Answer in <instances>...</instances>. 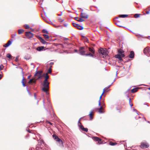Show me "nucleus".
<instances>
[{
    "instance_id": "7c9ffc66",
    "label": "nucleus",
    "mask_w": 150,
    "mask_h": 150,
    "mask_svg": "<svg viewBox=\"0 0 150 150\" xmlns=\"http://www.w3.org/2000/svg\"><path fill=\"white\" fill-rule=\"evenodd\" d=\"M6 57L9 59H10L11 57V56L10 54H8L6 55Z\"/></svg>"
},
{
    "instance_id": "dca6fc26",
    "label": "nucleus",
    "mask_w": 150,
    "mask_h": 150,
    "mask_svg": "<svg viewBox=\"0 0 150 150\" xmlns=\"http://www.w3.org/2000/svg\"><path fill=\"white\" fill-rule=\"evenodd\" d=\"M94 140L96 141H97L98 142H100L101 141V139H99L98 137H94L93 138Z\"/></svg>"
},
{
    "instance_id": "72a5a7b5",
    "label": "nucleus",
    "mask_w": 150,
    "mask_h": 150,
    "mask_svg": "<svg viewBox=\"0 0 150 150\" xmlns=\"http://www.w3.org/2000/svg\"><path fill=\"white\" fill-rule=\"evenodd\" d=\"M24 27L26 29H28L29 28V25L27 24H25L24 25Z\"/></svg>"
},
{
    "instance_id": "6ab92c4d",
    "label": "nucleus",
    "mask_w": 150,
    "mask_h": 150,
    "mask_svg": "<svg viewBox=\"0 0 150 150\" xmlns=\"http://www.w3.org/2000/svg\"><path fill=\"white\" fill-rule=\"evenodd\" d=\"M88 49L89 51L91 52L93 54H94L95 53V50L94 49L93 47H89L88 48Z\"/></svg>"
},
{
    "instance_id": "774afa93",
    "label": "nucleus",
    "mask_w": 150,
    "mask_h": 150,
    "mask_svg": "<svg viewBox=\"0 0 150 150\" xmlns=\"http://www.w3.org/2000/svg\"><path fill=\"white\" fill-rule=\"evenodd\" d=\"M127 98H129V96H128V95H127Z\"/></svg>"
},
{
    "instance_id": "a19ab883",
    "label": "nucleus",
    "mask_w": 150,
    "mask_h": 150,
    "mask_svg": "<svg viewBox=\"0 0 150 150\" xmlns=\"http://www.w3.org/2000/svg\"><path fill=\"white\" fill-rule=\"evenodd\" d=\"M9 46V45L7 44V43L4 45V47H8Z\"/></svg>"
},
{
    "instance_id": "0eeeda50",
    "label": "nucleus",
    "mask_w": 150,
    "mask_h": 150,
    "mask_svg": "<svg viewBox=\"0 0 150 150\" xmlns=\"http://www.w3.org/2000/svg\"><path fill=\"white\" fill-rule=\"evenodd\" d=\"M25 36L29 38H30L33 36V34L30 32H27L25 33Z\"/></svg>"
},
{
    "instance_id": "052dcab7",
    "label": "nucleus",
    "mask_w": 150,
    "mask_h": 150,
    "mask_svg": "<svg viewBox=\"0 0 150 150\" xmlns=\"http://www.w3.org/2000/svg\"><path fill=\"white\" fill-rule=\"evenodd\" d=\"M68 38H64V40H68Z\"/></svg>"
},
{
    "instance_id": "bf43d9fd",
    "label": "nucleus",
    "mask_w": 150,
    "mask_h": 150,
    "mask_svg": "<svg viewBox=\"0 0 150 150\" xmlns=\"http://www.w3.org/2000/svg\"><path fill=\"white\" fill-rule=\"evenodd\" d=\"M19 68L20 69H21L22 71L23 72V69L20 67H19Z\"/></svg>"
},
{
    "instance_id": "0e129e2a",
    "label": "nucleus",
    "mask_w": 150,
    "mask_h": 150,
    "mask_svg": "<svg viewBox=\"0 0 150 150\" xmlns=\"http://www.w3.org/2000/svg\"><path fill=\"white\" fill-rule=\"evenodd\" d=\"M74 51L75 52H77V50H74Z\"/></svg>"
},
{
    "instance_id": "8fccbe9b",
    "label": "nucleus",
    "mask_w": 150,
    "mask_h": 150,
    "mask_svg": "<svg viewBox=\"0 0 150 150\" xmlns=\"http://www.w3.org/2000/svg\"><path fill=\"white\" fill-rule=\"evenodd\" d=\"M38 78H37L36 79V80L39 79H41L42 77H41V76H38Z\"/></svg>"
},
{
    "instance_id": "e433bc0d",
    "label": "nucleus",
    "mask_w": 150,
    "mask_h": 150,
    "mask_svg": "<svg viewBox=\"0 0 150 150\" xmlns=\"http://www.w3.org/2000/svg\"><path fill=\"white\" fill-rule=\"evenodd\" d=\"M24 59H26V60H29V59H30V57H26V56L24 57Z\"/></svg>"
},
{
    "instance_id": "6e6d98bb",
    "label": "nucleus",
    "mask_w": 150,
    "mask_h": 150,
    "mask_svg": "<svg viewBox=\"0 0 150 150\" xmlns=\"http://www.w3.org/2000/svg\"><path fill=\"white\" fill-rule=\"evenodd\" d=\"M62 12H61V14H58V16H61L62 15Z\"/></svg>"
},
{
    "instance_id": "5fc2aeb1",
    "label": "nucleus",
    "mask_w": 150,
    "mask_h": 150,
    "mask_svg": "<svg viewBox=\"0 0 150 150\" xmlns=\"http://www.w3.org/2000/svg\"><path fill=\"white\" fill-rule=\"evenodd\" d=\"M112 83H113V82H112V83H111V85H110L109 86H108V87L107 88H106V89H107L108 88H109V87H110V86H111V85Z\"/></svg>"
},
{
    "instance_id": "69168bd1",
    "label": "nucleus",
    "mask_w": 150,
    "mask_h": 150,
    "mask_svg": "<svg viewBox=\"0 0 150 150\" xmlns=\"http://www.w3.org/2000/svg\"><path fill=\"white\" fill-rule=\"evenodd\" d=\"M85 38H86V41H87H87H88V38H87L86 37H85Z\"/></svg>"
},
{
    "instance_id": "4468645a",
    "label": "nucleus",
    "mask_w": 150,
    "mask_h": 150,
    "mask_svg": "<svg viewBox=\"0 0 150 150\" xmlns=\"http://www.w3.org/2000/svg\"><path fill=\"white\" fill-rule=\"evenodd\" d=\"M105 88H104L103 89V93L100 97V99H99V100L98 102V106H100V100L102 98V95H103V93H104L105 92Z\"/></svg>"
},
{
    "instance_id": "2f4dec72",
    "label": "nucleus",
    "mask_w": 150,
    "mask_h": 150,
    "mask_svg": "<svg viewBox=\"0 0 150 150\" xmlns=\"http://www.w3.org/2000/svg\"><path fill=\"white\" fill-rule=\"evenodd\" d=\"M44 74H45V79L47 80V79L49 78V76L48 75L47 73Z\"/></svg>"
},
{
    "instance_id": "423d86ee",
    "label": "nucleus",
    "mask_w": 150,
    "mask_h": 150,
    "mask_svg": "<svg viewBox=\"0 0 150 150\" xmlns=\"http://www.w3.org/2000/svg\"><path fill=\"white\" fill-rule=\"evenodd\" d=\"M42 71L41 70L38 71H36V73L35 74L34 76H41V77H42L45 75V74H43L42 75Z\"/></svg>"
},
{
    "instance_id": "4d7b16f0",
    "label": "nucleus",
    "mask_w": 150,
    "mask_h": 150,
    "mask_svg": "<svg viewBox=\"0 0 150 150\" xmlns=\"http://www.w3.org/2000/svg\"><path fill=\"white\" fill-rule=\"evenodd\" d=\"M50 64L51 65H52L53 64V62H50Z\"/></svg>"
},
{
    "instance_id": "338daca9",
    "label": "nucleus",
    "mask_w": 150,
    "mask_h": 150,
    "mask_svg": "<svg viewBox=\"0 0 150 150\" xmlns=\"http://www.w3.org/2000/svg\"><path fill=\"white\" fill-rule=\"evenodd\" d=\"M48 123H49L50 124H51V125H52V123H51V122H48Z\"/></svg>"
},
{
    "instance_id": "3c124183",
    "label": "nucleus",
    "mask_w": 150,
    "mask_h": 150,
    "mask_svg": "<svg viewBox=\"0 0 150 150\" xmlns=\"http://www.w3.org/2000/svg\"><path fill=\"white\" fill-rule=\"evenodd\" d=\"M68 25V24L67 23H65L64 24V26L66 27Z\"/></svg>"
},
{
    "instance_id": "39448f33",
    "label": "nucleus",
    "mask_w": 150,
    "mask_h": 150,
    "mask_svg": "<svg viewBox=\"0 0 150 150\" xmlns=\"http://www.w3.org/2000/svg\"><path fill=\"white\" fill-rule=\"evenodd\" d=\"M72 25L74 27L78 29H79L80 30H82L83 29V26L79 25L78 24H76L73 22L72 23Z\"/></svg>"
},
{
    "instance_id": "20e7f679",
    "label": "nucleus",
    "mask_w": 150,
    "mask_h": 150,
    "mask_svg": "<svg viewBox=\"0 0 150 150\" xmlns=\"http://www.w3.org/2000/svg\"><path fill=\"white\" fill-rule=\"evenodd\" d=\"M78 9H81V13L80 16L82 18L87 19L88 18V15L85 13H83V9L81 8H78Z\"/></svg>"
},
{
    "instance_id": "b1692460",
    "label": "nucleus",
    "mask_w": 150,
    "mask_h": 150,
    "mask_svg": "<svg viewBox=\"0 0 150 150\" xmlns=\"http://www.w3.org/2000/svg\"><path fill=\"white\" fill-rule=\"evenodd\" d=\"M42 32L43 33H46L47 34H48L49 33L48 32L47 30L45 29L42 30Z\"/></svg>"
},
{
    "instance_id": "6e6552de",
    "label": "nucleus",
    "mask_w": 150,
    "mask_h": 150,
    "mask_svg": "<svg viewBox=\"0 0 150 150\" xmlns=\"http://www.w3.org/2000/svg\"><path fill=\"white\" fill-rule=\"evenodd\" d=\"M141 147L142 148H147L149 146V145L146 143H142L141 144Z\"/></svg>"
},
{
    "instance_id": "5701e85b",
    "label": "nucleus",
    "mask_w": 150,
    "mask_h": 150,
    "mask_svg": "<svg viewBox=\"0 0 150 150\" xmlns=\"http://www.w3.org/2000/svg\"><path fill=\"white\" fill-rule=\"evenodd\" d=\"M24 32V30L21 29H19L18 30V34L19 35L21 34Z\"/></svg>"
},
{
    "instance_id": "a878e982",
    "label": "nucleus",
    "mask_w": 150,
    "mask_h": 150,
    "mask_svg": "<svg viewBox=\"0 0 150 150\" xmlns=\"http://www.w3.org/2000/svg\"><path fill=\"white\" fill-rule=\"evenodd\" d=\"M24 78L23 77V79H22V81H21V83L22 84L23 86V87H25V84L24 83Z\"/></svg>"
},
{
    "instance_id": "aec40b11",
    "label": "nucleus",
    "mask_w": 150,
    "mask_h": 150,
    "mask_svg": "<svg viewBox=\"0 0 150 150\" xmlns=\"http://www.w3.org/2000/svg\"><path fill=\"white\" fill-rule=\"evenodd\" d=\"M127 16L128 15L127 14L119 15V18H125L127 17Z\"/></svg>"
},
{
    "instance_id": "c756f323",
    "label": "nucleus",
    "mask_w": 150,
    "mask_h": 150,
    "mask_svg": "<svg viewBox=\"0 0 150 150\" xmlns=\"http://www.w3.org/2000/svg\"><path fill=\"white\" fill-rule=\"evenodd\" d=\"M92 112H93V111H91L90 112V113L89 115V116L90 118H91V119L92 118Z\"/></svg>"
},
{
    "instance_id": "a211bd4d",
    "label": "nucleus",
    "mask_w": 150,
    "mask_h": 150,
    "mask_svg": "<svg viewBox=\"0 0 150 150\" xmlns=\"http://www.w3.org/2000/svg\"><path fill=\"white\" fill-rule=\"evenodd\" d=\"M78 18V17H75L74 18V19L77 21L81 22L84 21V20L83 19L81 18H79V19H78V20H77V19Z\"/></svg>"
},
{
    "instance_id": "09e8293b",
    "label": "nucleus",
    "mask_w": 150,
    "mask_h": 150,
    "mask_svg": "<svg viewBox=\"0 0 150 150\" xmlns=\"http://www.w3.org/2000/svg\"><path fill=\"white\" fill-rule=\"evenodd\" d=\"M36 79H35V80H33V81H32V83H35L36 82Z\"/></svg>"
},
{
    "instance_id": "393cba45",
    "label": "nucleus",
    "mask_w": 150,
    "mask_h": 150,
    "mask_svg": "<svg viewBox=\"0 0 150 150\" xmlns=\"http://www.w3.org/2000/svg\"><path fill=\"white\" fill-rule=\"evenodd\" d=\"M43 36H44V38H45V39H47L49 38V36L46 34H43Z\"/></svg>"
},
{
    "instance_id": "bb28decb",
    "label": "nucleus",
    "mask_w": 150,
    "mask_h": 150,
    "mask_svg": "<svg viewBox=\"0 0 150 150\" xmlns=\"http://www.w3.org/2000/svg\"><path fill=\"white\" fill-rule=\"evenodd\" d=\"M117 144V143H113L112 142H110V144L111 146H114L116 145Z\"/></svg>"
},
{
    "instance_id": "a18cd8bd",
    "label": "nucleus",
    "mask_w": 150,
    "mask_h": 150,
    "mask_svg": "<svg viewBox=\"0 0 150 150\" xmlns=\"http://www.w3.org/2000/svg\"><path fill=\"white\" fill-rule=\"evenodd\" d=\"M16 35V34L15 33L13 35H11V37L12 38H14Z\"/></svg>"
},
{
    "instance_id": "9b49d317",
    "label": "nucleus",
    "mask_w": 150,
    "mask_h": 150,
    "mask_svg": "<svg viewBox=\"0 0 150 150\" xmlns=\"http://www.w3.org/2000/svg\"><path fill=\"white\" fill-rule=\"evenodd\" d=\"M79 126L80 127V128L83 130L85 132H87L88 129L87 128H84L83 126L81 125V123H80V125H79Z\"/></svg>"
},
{
    "instance_id": "2eb2a0df",
    "label": "nucleus",
    "mask_w": 150,
    "mask_h": 150,
    "mask_svg": "<svg viewBox=\"0 0 150 150\" xmlns=\"http://www.w3.org/2000/svg\"><path fill=\"white\" fill-rule=\"evenodd\" d=\"M115 58L118 59L120 61H121L122 60V57L121 55L119 54L115 55Z\"/></svg>"
},
{
    "instance_id": "ea45409f",
    "label": "nucleus",
    "mask_w": 150,
    "mask_h": 150,
    "mask_svg": "<svg viewBox=\"0 0 150 150\" xmlns=\"http://www.w3.org/2000/svg\"><path fill=\"white\" fill-rule=\"evenodd\" d=\"M84 47H80L79 48V51L82 50H83V49H84Z\"/></svg>"
},
{
    "instance_id": "864d4df0",
    "label": "nucleus",
    "mask_w": 150,
    "mask_h": 150,
    "mask_svg": "<svg viewBox=\"0 0 150 150\" xmlns=\"http://www.w3.org/2000/svg\"><path fill=\"white\" fill-rule=\"evenodd\" d=\"M115 25H117L118 26H120V27H121V26H120V25H119L117 23H115Z\"/></svg>"
},
{
    "instance_id": "e2e57ef3",
    "label": "nucleus",
    "mask_w": 150,
    "mask_h": 150,
    "mask_svg": "<svg viewBox=\"0 0 150 150\" xmlns=\"http://www.w3.org/2000/svg\"><path fill=\"white\" fill-rule=\"evenodd\" d=\"M26 88H27V90L28 91V92H29V91L28 89V88H27V86H26Z\"/></svg>"
},
{
    "instance_id": "f3484780",
    "label": "nucleus",
    "mask_w": 150,
    "mask_h": 150,
    "mask_svg": "<svg viewBox=\"0 0 150 150\" xmlns=\"http://www.w3.org/2000/svg\"><path fill=\"white\" fill-rule=\"evenodd\" d=\"M44 48V46H40L38 47L37 48V50L38 51H41L42 50H43Z\"/></svg>"
},
{
    "instance_id": "f704fd0d",
    "label": "nucleus",
    "mask_w": 150,
    "mask_h": 150,
    "mask_svg": "<svg viewBox=\"0 0 150 150\" xmlns=\"http://www.w3.org/2000/svg\"><path fill=\"white\" fill-rule=\"evenodd\" d=\"M129 105L131 107H132V106L133 105L132 104H131L130 103V101H131V98H129Z\"/></svg>"
},
{
    "instance_id": "c9c22d12",
    "label": "nucleus",
    "mask_w": 150,
    "mask_h": 150,
    "mask_svg": "<svg viewBox=\"0 0 150 150\" xmlns=\"http://www.w3.org/2000/svg\"><path fill=\"white\" fill-rule=\"evenodd\" d=\"M51 67H50V68L49 69V70L47 71V73H51Z\"/></svg>"
},
{
    "instance_id": "603ef678",
    "label": "nucleus",
    "mask_w": 150,
    "mask_h": 150,
    "mask_svg": "<svg viewBox=\"0 0 150 150\" xmlns=\"http://www.w3.org/2000/svg\"><path fill=\"white\" fill-rule=\"evenodd\" d=\"M150 11V10H149V11H146V13L147 14H149V13Z\"/></svg>"
},
{
    "instance_id": "79ce46f5",
    "label": "nucleus",
    "mask_w": 150,
    "mask_h": 150,
    "mask_svg": "<svg viewBox=\"0 0 150 150\" xmlns=\"http://www.w3.org/2000/svg\"><path fill=\"white\" fill-rule=\"evenodd\" d=\"M3 67L4 66L2 65H0V70H2Z\"/></svg>"
},
{
    "instance_id": "473e14b6",
    "label": "nucleus",
    "mask_w": 150,
    "mask_h": 150,
    "mask_svg": "<svg viewBox=\"0 0 150 150\" xmlns=\"http://www.w3.org/2000/svg\"><path fill=\"white\" fill-rule=\"evenodd\" d=\"M85 55L86 56H90L91 57H93V55L90 53H89L88 54H85Z\"/></svg>"
},
{
    "instance_id": "de8ad7c7",
    "label": "nucleus",
    "mask_w": 150,
    "mask_h": 150,
    "mask_svg": "<svg viewBox=\"0 0 150 150\" xmlns=\"http://www.w3.org/2000/svg\"><path fill=\"white\" fill-rule=\"evenodd\" d=\"M32 81H33V79H30V80L28 83H32Z\"/></svg>"
},
{
    "instance_id": "4c0bfd02",
    "label": "nucleus",
    "mask_w": 150,
    "mask_h": 150,
    "mask_svg": "<svg viewBox=\"0 0 150 150\" xmlns=\"http://www.w3.org/2000/svg\"><path fill=\"white\" fill-rule=\"evenodd\" d=\"M19 57V56H18L16 57V58L15 59V61L16 62H17L18 61Z\"/></svg>"
},
{
    "instance_id": "1a4fd4ad",
    "label": "nucleus",
    "mask_w": 150,
    "mask_h": 150,
    "mask_svg": "<svg viewBox=\"0 0 150 150\" xmlns=\"http://www.w3.org/2000/svg\"><path fill=\"white\" fill-rule=\"evenodd\" d=\"M124 51L121 49H119L118 51V53L120 54L122 57H124L125 56V54H123Z\"/></svg>"
},
{
    "instance_id": "9d476101",
    "label": "nucleus",
    "mask_w": 150,
    "mask_h": 150,
    "mask_svg": "<svg viewBox=\"0 0 150 150\" xmlns=\"http://www.w3.org/2000/svg\"><path fill=\"white\" fill-rule=\"evenodd\" d=\"M38 38L39 39V40L41 42H42L43 44H45L46 43V41H45L42 38L39 36H38Z\"/></svg>"
},
{
    "instance_id": "ddd939ff",
    "label": "nucleus",
    "mask_w": 150,
    "mask_h": 150,
    "mask_svg": "<svg viewBox=\"0 0 150 150\" xmlns=\"http://www.w3.org/2000/svg\"><path fill=\"white\" fill-rule=\"evenodd\" d=\"M129 57L130 58H133L134 57V53L133 51H131L129 55Z\"/></svg>"
},
{
    "instance_id": "680f3d73",
    "label": "nucleus",
    "mask_w": 150,
    "mask_h": 150,
    "mask_svg": "<svg viewBox=\"0 0 150 150\" xmlns=\"http://www.w3.org/2000/svg\"><path fill=\"white\" fill-rule=\"evenodd\" d=\"M34 97H35V99H36V96H35V94H34Z\"/></svg>"
},
{
    "instance_id": "f03ea898",
    "label": "nucleus",
    "mask_w": 150,
    "mask_h": 150,
    "mask_svg": "<svg viewBox=\"0 0 150 150\" xmlns=\"http://www.w3.org/2000/svg\"><path fill=\"white\" fill-rule=\"evenodd\" d=\"M52 137L56 141L58 142L59 146L60 147H64L63 143L62 141L57 136L53 135Z\"/></svg>"
},
{
    "instance_id": "13d9d810",
    "label": "nucleus",
    "mask_w": 150,
    "mask_h": 150,
    "mask_svg": "<svg viewBox=\"0 0 150 150\" xmlns=\"http://www.w3.org/2000/svg\"><path fill=\"white\" fill-rule=\"evenodd\" d=\"M43 105L44 106L45 102H44V100H43Z\"/></svg>"
},
{
    "instance_id": "412c9836",
    "label": "nucleus",
    "mask_w": 150,
    "mask_h": 150,
    "mask_svg": "<svg viewBox=\"0 0 150 150\" xmlns=\"http://www.w3.org/2000/svg\"><path fill=\"white\" fill-rule=\"evenodd\" d=\"M138 90V88H133L131 90V92L132 93H134L136 92Z\"/></svg>"
},
{
    "instance_id": "37998d69",
    "label": "nucleus",
    "mask_w": 150,
    "mask_h": 150,
    "mask_svg": "<svg viewBox=\"0 0 150 150\" xmlns=\"http://www.w3.org/2000/svg\"><path fill=\"white\" fill-rule=\"evenodd\" d=\"M50 23L52 24V25L53 26H55L56 25H55L53 23L51 22L50 21Z\"/></svg>"
},
{
    "instance_id": "7ed1b4c3",
    "label": "nucleus",
    "mask_w": 150,
    "mask_h": 150,
    "mask_svg": "<svg viewBox=\"0 0 150 150\" xmlns=\"http://www.w3.org/2000/svg\"><path fill=\"white\" fill-rule=\"evenodd\" d=\"M98 52L101 54L102 56H103L102 57L104 58L106 57L108 55L107 52L106 50L103 48H101L98 50Z\"/></svg>"
},
{
    "instance_id": "f8f14e48",
    "label": "nucleus",
    "mask_w": 150,
    "mask_h": 150,
    "mask_svg": "<svg viewBox=\"0 0 150 150\" xmlns=\"http://www.w3.org/2000/svg\"><path fill=\"white\" fill-rule=\"evenodd\" d=\"M150 52V50L148 47L145 48L144 50V52L145 54L149 53Z\"/></svg>"
},
{
    "instance_id": "f257e3e1",
    "label": "nucleus",
    "mask_w": 150,
    "mask_h": 150,
    "mask_svg": "<svg viewBox=\"0 0 150 150\" xmlns=\"http://www.w3.org/2000/svg\"><path fill=\"white\" fill-rule=\"evenodd\" d=\"M49 83L48 82L47 80L45 79L43 82V84L42 85L43 87L42 88V90L47 94H48L47 91L49 88Z\"/></svg>"
},
{
    "instance_id": "58836bf2",
    "label": "nucleus",
    "mask_w": 150,
    "mask_h": 150,
    "mask_svg": "<svg viewBox=\"0 0 150 150\" xmlns=\"http://www.w3.org/2000/svg\"><path fill=\"white\" fill-rule=\"evenodd\" d=\"M7 43L9 46L10 45H11L12 44V41H11L10 40H9L8 41V43Z\"/></svg>"
},
{
    "instance_id": "49530a36",
    "label": "nucleus",
    "mask_w": 150,
    "mask_h": 150,
    "mask_svg": "<svg viewBox=\"0 0 150 150\" xmlns=\"http://www.w3.org/2000/svg\"><path fill=\"white\" fill-rule=\"evenodd\" d=\"M44 142V141L43 140H41L40 141V142L39 143H40V144H42V143H43Z\"/></svg>"
},
{
    "instance_id": "c85d7f7f",
    "label": "nucleus",
    "mask_w": 150,
    "mask_h": 150,
    "mask_svg": "<svg viewBox=\"0 0 150 150\" xmlns=\"http://www.w3.org/2000/svg\"><path fill=\"white\" fill-rule=\"evenodd\" d=\"M100 108L99 109L98 112L100 113H102V111L101 110V109H102V107L100 105Z\"/></svg>"
},
{
    "instance_id": "4be33fe9",
    "label": "nucleus",
    "mask_w": 150,
    "mask_h": 150,
    "mask_svg": "<svg viewBox=\"0 0 150 150\" xmlns=\"http://www.w3.org/2000/svg\"><path fill=\"white\" fill-rule=\"evenodd\" d=\"M80 52H79V53L81 55H85V52L83 50H81L79 51Z\"/></svg>"
},
{
    "instance_id": "cd10ccee",
    "label": "nucleus",
    "mask_w": 150,
    "mask_h": 150,
    "mask_svg": "<svg viewBox=\"0 0 150 150\" xmlns=\"http://www.w3.org/2000/svg\"><path fill=\"white\" fill-rule=\"evenodd\" d=\"M140 14H136L134 15V17L136 18H137L139 16Z\"/></svg>"
},
{
    "instance_id": "c03bdc74",
    "label": "nucleus",
    "mask_w": 150,
    "mask_h": 150,
    "mask_svg": "<svg viewBox=\"0 0 150 150\" xmlns=\"http://www.w3.org/2000/svg\"><path fill=\"white\" fill-rule=\"evenodd\" d=\"M95 8H96L97 10V12L98 13L99 11L100 10L98 9V8L97 6H95Z\"/></svg>"
}]
</instances>
